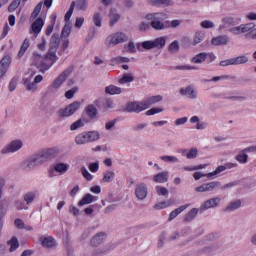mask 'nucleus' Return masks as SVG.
Here are the masks:
<instances>
[{"label":"nucleus","instance_id":"f257e3e1","mask_svg":"<svg viewBox=\"0 0 256 256\" xmlns=\"http://www.w3.org/2000/svg\"><path fill=\"white\" fill-rule=\"evenodd\" d=\"M59 35L53 34L50 40V46L48 52L45 56H41L39 53H34L33 55V64L41 73H45V71H49L55 63L59 60L57 56V49H59Z\"/></svg>","mask_w":256,"mask_h":256},{"label":"nucleus","instance_id":"f03ea898","mask_svg":"<svg viewBox=\"0 0 256 256\" xmlns=\"http://www.w3.org/2000/svg\"><path fill=\"white\" fill-rule=\"evenodd\" d=\"M145 19L151 21L150 25L155 31H163L169 27V21H165L167 19L165 13H150L146 15Z\"/></svg>","mask_w":256,"mask_h":256},{"label":"nucleus","instance_id":"7ed1b4c3","mask_svg":"<svg viewBox=\"0 0 256 256\" xmlns=\"http://www.w3.org/2000/svg\"><path fill=\"white\" fill-rule=\"evenodd\" d=\"M101 134L98 131L82 132L75 137L76 145H87V143H95L99 141Z\"/></svg>","mask_w":256,"mask_h":256},{"label":"nucleus","instance_id":"20e7f679","mask_svg":"<svg viewBox=\"0 0 256 256\" xmlns=\"http://www.w3.org/2000/svg\"><path fill=\"white\" fill-rule=\"evenodd\" d=\"M33 77H35L34 81H33ZM23 81H24V87L27 89V91L35 92L37 90V84L43 81V76L42 75L35 76V72H32L30 75L26 74Z\"/></svg>","mask_w":256,"mask_h":256},{"label":"nucleus","instance_id":"39448f33","mask_svg":"<svg viewBox=\"0 0 256 256\" xmlns=\"http://www.w3.org/2000/svg\"><path fill=\"white\" fill-rule=\"evenodd\" d=\"M129 37L123 33V32H116L113 34H110L105 39V45L106 47H115L116 45H119V43H125V41H128Z\"/></svg>","mask_w":256,"mask_h":256},{"label":"nucleus","instance_id":"423d86ee","mask_svg":"<svg viewBox=\"0 0 256 256\" xmlns=\"http://www.w3.org/2000/svg\"><path fill=\"white\" fill-rule=\"evenodd\" d=\"M21 149H23V140L16 139L4 146L0 153L2 155H9L11 153H17V151H21Z\"/></svg>","mask_w":256,"mask_h":256},{"label":"nucleus","instance_id":"0eeeda50","mask_svg":"<svg viewBox=\"0 0 256 256\" xmlns=\"http://www.w3.org/2000/svg\"><path fill=\"white\" fill-rule=\"evenodd\" d=\"M80 107L81 102H73L67 105L65 108L58 110V116L62 118L71 117L72 115H75L76 111H79Z\"/></svg>","mask_w":256,"mask_h":256},{"label":"nucleus","instance_id":"6e6552de","mask_svg":"<svg viewBox=\"0 0 256 256\" xmlns=\"http://www.w3.org/2000/svg\"><path fill=\"white\" fill-rule=\"evenodd\" d=\"M134 195L138 201H145V199H147V195H149V188L145 182H141L136 185Z\"/></svg>","mask_w":256,"mask_h":256},{"label":"nucleus","instance_id":"1a4fd4ad","mask_svg":"<svg viewBox=\"0 0 256 256\" xmlns=\"http://www.w3.org/2000/svg\"><path fill=\"white\" fill-rule=\"evenodd\" d=\"M147 105L144 101L141 102H128L126 105V111L128 113H141V111H145Z\"/></svg>","mask_w":256,"mask_h":256},{"label":"nucleus","instance_id":"9d476101","mask_svg":"<svg viewBox=\"0 0 256 256\" xmlns=\"http://www.w3.org/2000/svg\"><path fill=\"white\" fill-rule=\"evenodd\" d=\"M255 24L248 23V24H242L240 26H235L229 29V31L232 33V35H241L243 33H249L251 29H254Z\"/></svg>","mask_w":256,"mask_h":256},{"label":"nucleus","instance_id":"9b49d317","mask_svg":"<svg viewBox=\"0 0 256 256\" xmlns=\"http://www.w3.org/2000/svg\"><path fill=\"white\" fill-rule=\"evenodd\" d=\"M71 71H73V70L71 68H69V69L65 70L64 72H62L51 84L52 89H59V87H61L63 85V83H65V81L67 80V77H69V75H71Z\"/></svg>","mask_w":256,"mask_h":256},{"label":"nucleus","instance_id":"f8f14e48","mask_svg":"<svg viewBox=\"0 0 256 256\" xmlns=\"http://www.w3.org/2000/svg\"><path fill=\"white\" fill-rule=\"evenodd\" d=\"M12 61L13 59L9 55H5L0 60V80L3 79L7 71H9V67H11Z\"/></svg>","mask_w":256,"mask_h":256},{"label":"nucleus","instance_id":"ddd939ff","mask_svg":"<svg viewBox=\"0 0 256 256\" xmlns=\"http://www.w3.org/2000/svg\"><path fill=\"white\" fill-rule=\"evenodd\" d=\"M42 154V157L44 158V161H51V159H55L56 156L59 155L60 151L58 147L53 148H47L45 150H42L40 152Z\"/></svg>","mask_w":256,"mask_h":256},{"label":"nucleus","instance_id":"4468645a","mask_svg":"<svg viewBox=\"0 0 256 256\" xmlns=\"http://www.w3.org/2000/svg\"><path fill=\"white\" fill-rule=\"evenodd\" d=\"M179 93L180 95L187 97V99H197V89H195V86L193 85L182 87L179 90Z\"/></svg>","mask_w":256,"mask_h":256},{"label":"nucleus","instance_id":"2eb2a0df","mask_svg":"<svg viewBox=\"0 0 256 256\" xmlns=\"http://www.w3.org/2000/svg\"><path fill=\"white\" fill-rule=\"evenodd\" d=\"M105 241H107V234L105 232H98L92 237L90 245H92V247H99V245H103Z\"/></svg>","mask_w":256,"mask_h":256},{"label":"nucleus","instance_id":"dca6fc26","mask_svg":"<svg viewBox=\"0 0 256 256\" xmlns=\"http://www.w3.org/2000/svg\"><path fill=\"white\" fill-rule=\"evenodd\" d=\"M220 203H221V198L219 197L210 198L201 205V209L203 211H207L208 209H215V207H219Z\"/></svg>","mask_w":256,"mask_h":256},{"label":"nucleus","instance_id":"f3484780","mask_svg":"<svg viewBox=\"0 0 256 256\" xmlns=\"http://www.w3.org/2000/svg\"><path fill=\"white\" fill-rule=\"evenodd\" d=\"M45 26V20L39 17L37 18L31 25L30 33H34L35 35H39Z\"/></svg>","mask_w":256,"mask_h":256},{"label":"nucleus","instance_id":"a211bd4d","mask_svg":"<svg viewBox=\"0 0 256 256\" xmlns=\"http://www.w3.org/2000/svg\"><path fill=\"white\" fill-rule=\"evenodd\" d=\"M39 241L42 247H46L47 249H53V247H57V241H55L51 236H41Z\"/></svg>","mask_w":256,"mask_h":256},{"label":"nucleus","instance_id":"6ab92c4d","mask_svg":"<svg viewBox=\"0 0 256 256\" xmlns=\"http://www.w3.org/2000/svg\"><path fill=\"white\" fill-rule=\"evenodd\" d=\"M95 201H99L98 196H93L90 193L83 196V198L79 201L78 205L83 207V205H90V203H95Z\"/></svg>","mask_w":256,"mask_h":256},{"label":"nucleus","instance_id":"aec40b11","mask_svg":"<svg viewBox=\"0 0 256 256\" xmlns=\"http://www.w3.org/2000/svg\"><path fill=\"white\" fill-rule=\"evenodd\" d=\"M23 201L26 202V205L31 206L35 202V199H37V192L35 191H28L24 193L22 197Z\"/></svg>","mask_w":256,"mask_h":256},{"label":"nucleus","instance_id":"412c9836","mask_svg":"<svg viewBox=\"0 0 256 256\" xmlns=\"http://www.w3.org/2000/svg\"><path fill=\"white\" fill-rule=\"evenodd\" d=\"M135 81V75L132 72L124 73L118 80L119 85H127V83H133Z\"/></svg>","mask_w":256,"mask_h":256},{"label":"nucleus","instance_id":"4be33fe9","mask_svg":"<svg viewBox=\"0 0 256 256\" xmlns=\"http://www.w3.org/2000/svg\"><path fill=\"white\" fill-rule=\"evenodd\" d=\"M152 43H153L154 49H163V47L167 45V37L160 36L152 40Z\"/></svg>","mask_w":256,"mask_h":256},{"label":"nucleus","instance_id":"5701e85b","mask_svg":"<svg viewBox=\"0 0 256 256\" xmlns=\"http://www.w3.org/2000/svg\"><path fill=\"white\" fill-rule=\"evenodd\" d=\"M155 183H167L169 181V172L164 171L153 176Z\"/></svg>","mask_w":256,"mask_h":256},{"label":"nucleus","instance_id":"b1692460","mask_svg":"<svg viewBox=\"0 0 256 256\" xmlns=\"http://www.w3.org/2000/svg\"><path fill=\"white\" fill-rule=\"evenodd\" d=\"M143 101H144V105H146V109H149L150 105H155V103H159V101H163V96L161 95L151 96Z\"/></svg>","mask_w":256,"mask_h":256},{"label":"nucleus","instance_id":"393cba45","mask_svg":"<svg viewBox=\"0 0 256 256\" xmlns=\"http://www.w3.org/2000/svg\"><path fill=\"white\" fill-rule=\"evenodd\" d=\"M14 209L16 211H27L29 209V205L25 202V200H15L13 203Z\"/></svg>","mask_w":256,"mask_h":256},{"label":"nucleus","instance_id":"a878e982","mask_svg":"<svg viewBox=\"0 0 256 256\" xmlns=\"http://www.w3.org/2000/svg\"><path fill=\"white\" fill-rule=\"evenodd\" d=\"M187 207H189V204L182 205V206L176 208L175 210H173L169 215V221H173L176 217L181 215V213H183V211H185L187 209Z\"/></svg>","mask_w":256,"mask_h":256},{"label":"nucleus","instance_id":"bb28decb","mask_svg":"<svg viewBox=\"0 0 256 256\" xmlns=\"http://www.w3.org/2000/svg\"><path fill=\"white\" fill-rule=\"evenodd\" d=\"M105 93H107L108 95H121V93H123V90L119 86L109 85L105 88Z\"/></svg>","mask_w":256,"mask_h":256},{"label":"nucleus","instance_id":"cd10ccee","mask_svg":"<svg viewBox=\"0 0 256 256\" xmlns=\"http://www.w3.org/2000/svg\"><path fill=\"white\" fill-rule=\"evenodd\" d=\"M69 164L67 163H57L54 166V171H56V173H59L60 175H65V173H67L69 171Z\"/></svg>","mask_w":256,"mask_h":256},{"label":"nucleus","instance_id":"c85d7f7f","mask_svg":"<svg viewBox=\"0 0 256 256\" xmlns=\"http://www.w3.org/2000/svg\"><path fill=\"white\" fill-rule=\"evenodd\" d=\"M7 245L9 247V252L13 253V251H17L19 249V240L17 237L13 236L8 242Z\"/></svg>","mask_w":256,"mask_h":256},{"label":"nucleus","instance_id":"c756f323","mask_svg":"<svg viewBox=\"0 0 256 256\" xmlns=\"http://www.w3.org/2000/svg\"><path fill=\"white\" fill-rule=\"evenodd\" d=\"M173 203V199L158 202L157 204L154 205V209H156L157 211H161V209H167V207H171Z\"/></svg>","mask_w":256,"mask_h":256},{"label":"nucleus","instance_id":"7c9ffc66","mask_svg":"<svg viewBox=\"0 0 256 256\" xmlns=\"http://www.w3.org/2000/svg\"><path fill=\"white\" fill-rule=\"evenodd\" d=\"M205 40V31L199 30L194 34L192 45H199L202 41Z\"/></svg>","mask_w":256,"mask_h":256},{"label":"nucleus","instance_id":"2f4dec72","mask_svg":"<svg viewBox=\"0 0 256 256\" xmlns=\"http://www.w3.org/2000/svg\"><path fill=\"white\" fill-rule=\"evenodd\" d=\"M241 208V200H234L229 203V205L225 208V211L229 213H233V211H237V209Z\"/></svg>","mask_w":256,"mask_h":256},{"label":"nucleus","instance_id":"473e14b6","mask_svg":"<svg viewBox=\"0 0 256 256\" xmlns=\"http://www.w3.org/2000/svg\"><path fill=\"white\" fill-rule=\"evenodd\" d=\"M212 45H227L229 38L227 36H217L211 41Z\"/></svg>","mask_w":256,"mask_h":256},{"label":"nucleus","instance_id":"72a5a7b5","mask_svg":"<svg viewBox=\"0 0 256 256\" xmlns=\"http://www.w3.org/2000/svg\"><path fill=\"white\" fill-rule=\"evenodd\" d=\"M191 61L195 64H201V63H205V61H207V53L205 52H201L197 55H195Z\"/></svg>","mask_w":256,"mask_h":256},{"label":"nucleus","instance_id":"f704fd0d","mask_svg":"<svg viewBox=\"0 0 256 256\" xmlns=\"http://www.w3.org/2000/svg\"><path fill=\"white\" fill-rule=\"evenodd\" d=\"M30 45H31V40H29V38H26L23 41V44L18 52V57H23L25 55V52L29 49Z\"/></svg>","mask_w":256,"mask_h":256},{"label":"nucleus","instance_id":"c9c22d12","mask_svg":"<svg viewBox=\"0 0 256 256\" xmlns=\"http://www.w3.org/2000/svg\"><path fill=\"white\" fill-rule=\"evenodd\" d=\"M141 47L142 49H146V51H149L151 49H155L154 46H153V40H147V41H144L142 43H139L137 45V48L139 51H141Z\"/></svg>","mask_w":256,"mask_h":256},{"label":"nucleus","instance_id":"e433bc0d","mask_svg":"<svg viewBox=\"0 0 256 256\" xmlns=\"http://www.w3.org/2000/svg\"><path fill=\"white\" fill-rule=\"evenodd\" d=\"M86 113L90 119H95V117H97V107L93 104L88 105L86 107Z\"/></svg>","mask_w":256,"mask_h":256},{"label":"nucleus","instance_id":"4c0bfd02","mask_svg":"<svg viewBox=\"0 0 256 256\" xmlns=\"http://www.w3.org/2000/svg\"><path fill=\"white\" fill-rule=\"evenodd\" d=\"M129 61H131V59H129L127 57L117 56V57L111 59V65H119L121 63H129Z\"/></svg>","mask_w":256,"mask_h":256},{"label":"nucleus","instance_id":"58836bf2","mask_svg":"<svg viewBox=\"0 0 256 256\" xmlns=\"http://www.w3.org/2000/svg\"><path fill=\"white\" fill-rule=\"evenodd\" d=\"M31 157L34 160V163H36L37 167H39L40 165H43V163H46L45 159L43 158V154H41V152L34 154Z\"/></svg>","mask_w":256,"mask_h":256},{"label":"nucleus","instance_id":"ea45409f","mask_svg":"<svg viewBox=\"0 0 256 256\" xmlns=\"http://www.w3.org/2000/svg\"><path fill=\"white\" fill-rule=\"evenodd\" d=\"M198 213H199V209L193 208L192 210H190V211L186 214V216H185V218H184V221H186V222L193 221V219H194L195 217H197V214H198Z\"/></svg>","mask_w":256,"mask_h":256},{"label":"nucleus","instance_id":"a19ab883","mask_svg":"<svg viewBox=\"0 0 256 256\" xmlns=\"http://www.w3.org/2000/svg\"><path fill=\"white\" fill-rule=\"evenodd\" d=\"M152 5H163L164 7H171L173 1L171 0H148Z\"/></svg>","mask_w":256,"mask_h":256},{"label":"nucleus","instance_id":"79ce46f5","mask_svg":"<svg viewBox=\"0 0 256 256\" xmlns=\"http://www.w3.org/2000/svg\"><path fill=\"white\" fill-rule=\"evenodd\" d=\"M109 18H110V25L113 26L115 23H117V21H119V19H120V16L117 13V10L111 9Z\"/></svg>","mask_w":256,"mask_h":256},{"label":"nucleus","instance_id":"37998d69","mask_svg":"<svg viewBox=\"0 0 256 256\" xmlns=\"http://www.w3.org/2000/svg\"><path fill=\"white\" fill-rule=\"evenodd\" d=\"M115 179V172L113 171H108L104 173V176L102 178L103 183H111Z\"/></svg>","mask_w":256,"mask_h":256},{"label":"nucleus","instance_id":"c03bdc74","mask_svg":"<svg viewBox=\"0 0 256 256\" xmlns=\"http://www.w3.org/2000/svg\"><path fill=\"white\" fill-rule=\"evenodd\" d=\"M174 69H176V71H195L197 70V67L191 66L189 64H184L175 66Z\"/></svg>","mask_w":256,"mask_h":256},{"label":"nucleus","instance_id":"a18cd8bd","mask_svg":"<svg viewBox=\"0 0 256 256\" xmlns=\"http://www.w3.org/2000/svg\"><path fill=\"white\" fill-rule=\"evenodd\" d=\"M23 167L24 169H35V167H37V164L35 163V160L31 156L29 159L24 161Z\"/></svg>","mask_w":256,"mask_h":256},{"label":"nucleus","instance_id":"49530a36","mask_svg":"<svg viewBox=\"0 0 256 256\" xmlns=\"http://www.w3.org/2000/svg\"><path fill=\"white\" fill-rule=\"evenodd\" d=\"M247 151L243 150L242 152H240L237 156H236V161H238V163H242L245 164L247 163V159H249V156L246 154Z\"/></svg>","mask_w":256,"mask_h":256},{"label":"nucleus","instance_id":"de8ad7c7","mask_svg":"<svg viewBox=\"0 0 256 256\" xmlns=\"http://www.w3.org/2000/svg\"><path fill=\"white\" fill-rule=\"evenodd\" d=\"M84 125L85 122L83 119H79L70 125V131H77V129H81V127H84Z\"/></svg>","mask_w":256,"mask_h":256},{"label":"nucleus","instance_id":"09e8293b","mask_svg":"<svg viewBox=\"0 0 256 256\" xmlns=\"http://www.w3.org/2000/svg\"><path fill=\"white\" fill-rule=\"evenodd\" d=\"M160 159L165 163H179V158H177L176 156L164 155L161 156Z\"/></svg>","mask_w":256,"mask_h":256},{"label":"nucleus","instance_id":"8fccbe9b","mask_svg":"<svg viewBox=\"0 0 256 256\" xmlns=\"http://www.w3.org/2000/svg\"><path fill=\"white\" fill-rule=\"evenodd\" d=\"M205 184L208 192L215 191V189H219V187H221V183L217 181H213Z\"/></svg>","mask_w":256,"mask_h":256},{"label":"nucleus","instance_id":"3c124183","mask_svg":"<svg viewBox=\"0 0 256 256\" xmlns=\"http://www.w3.org/2000/svg\"><path fill=\"white\" fill-rule=\"evenodd\" d=\"M233 60H234V65H245V63L249 61V58L245 55H242V56L233 58Z\"/></svg>","mask_w":256,"mask_h":256},{"label":"nucleus","instance_id":"603ef678","mask_svg":"<svg viewBox=\"0 0 256 256\" xmlns=\"http://www.w3.org/2000/svg\"><path fill=\"white\" fill-rule=\"evenodd\" d=\"M227 167L225 166H218L214 172L207 173L208 179H211V177H215L216 175H219L220 173H223V171H226Z\"/></svg>","mask_w":256,"mask_h":256},{"label":"nucleus","instance_id":"864d4df0","mask_svg":"<svg viewBox=\"0 0 256 256\" xmlns=\"http://www.w3.org/2000/svg\"><path fill=\"white\" fill-rule=\"evenodd\" d=\"M41 9H43V2L37 4V6L34 8L31 14V18L37 19V17H39V14L41 13Z\"/></svg>","mask_w":256,"mask_h":256},{"label":"nucleus","instance_id":"5fc2aeb1","mask_svg":"<svg viewBox=\"0 0 256 256\" xmlns=\"http://www.w3.org/2000/svg\"><path fill=\"white\" fill-rule=\"evenodd\" d=\"M21 5V0H13V2L8 6L9 13H13Z\"/></svg>","mask_w":256,"mask_h":256},{"label":"nucleus","instance_id":"6e6d98bb","mask_svg":"<svg viewBox=\"0 0 256 256\" xmlns=\"http://www.w3.org/2000/svg\"><path fill=\"white\" fill-rule=\"evenodd\" d=\"M93 23L96 27H101V25H102L101 13H99V12L94 13Z\"/></svg>","mask_w":256,"mask_h":256},{"label":"nucleus","instance_id":"4d7b16f0","mask_svg":"<svg viewBox=\"0 0 256 256\" xmlns=\"http://www.w3.org/2000/svg\"><path fill=\"white\" fill-rule=\"evenodd\" d=\"M75 6L80 9V11H86L87 10V0H77L75 2Z\"/></svg>","mask_w":256,"mask_h":256},{"label":"nucleus","instance_id":"13d9d810","mask_svg":"<svg viewBox=\"0 0 256 256\" xmlns=\"http://www.w3.org/2000/svg\"><path fill=\"white\" fill-rule=\"evenodd\" d=\"M81 174L84 177V179H86V181H93V175L89 173V170H87V168L82 167Z\"/></svg>","mask_w":256,"mask_h":256},{"label":"nucleus","instance_id":"bf43d9fd","mask_svg":"<svg viewBox=\"0 0 256 256\" xmlns=\"http://www.w3.org/2000/svg\"><path fill=\"white\" fill-rule=\"evenodd\" d=\"M73 11H75V1L71 3L69 10L65 14V17H64L65 21H69V19H71L73 15Z\"/></svg>","mask_w":256,"mask_h":256},{"label":"nucleus","instance_id":"052dcab7","mask_svg":"<svg viewBox=\"0 0 256 256\" xmlns=\"http://www.w3.org/2000/svg\"><path fill=\"white\" fill-rule=\"evenodd\" d=\"M205 167H207V165H197V166H185L183 168L184 171H199L200 169H205Z\"/></svg>","mask_w":256,"mask_h":256},{"label":"nucleus","instance_id":"680f3d73","mask_svg":"<svg viewBox=\"0 0 256 256\" xmlns=\"http://www.w3.org/2000/svg\"><path fill=\"white\" fill-rule=\"evenodd\" d=\"M200 25L202 29H213V27H215V24L209 20L202 21Z\"/></svg>","mask_w":256,"mask_h":256},{"label":"nucleus","instance_id":"e2e57ef3","mask_svg":"<svg viewBox=\"0 0 256 256\" xmlns=\"http://www.w3.org/2000/svg\"><path fill=\"white\" fill-rule=\"evenodd\" d=\"M156 192L158 195L167 196L169 195V190L162 186H156Z\"/></svg>","mask_w":256,"mask_h":256},{"label":"nucleus","instance_id":"0e129e2a","mask_svg":"<svg viewBox=\"0 0 256 256\" xmlns=\"http://www.w3.org/2000/svg\"><path fill=\"white\" fill-rule=\"evenodd\" d=\"M222 21L225 25H237V23H239V21L235 20L233 17H225Z\"/></svg>","mask_w":256,"mask_h":256},{"label":"nucleus","instance_id":"69168bd1","mask_svg":"<svg viewBox=\"0 0 256 256\" xmlns=\"http://www.w3.org/2000/svg\"><path fill=\"white\" fill-rule=\"evenodd\" d=\"M113 107L114 104L112 100H106L102 105L103 111H109V109H113Z\"/></svg>","mask_w":256,"mask_h":256},{"label":"nucleus","instance_id":"338daca9","mask_svg":"<svg viewBox=\"0 0 256 256\" xmlns=\"http://www.w3.org/2000/svg\"><path fill=\"white\" fill-rule=\"evenodd\" d=\"M169 51L171 53H177V51H179V42L178 41H173L170 45H169Z\"/></svg>","mask_w":256,"mask_h":256},{"label":"nucleus","instance_id":"774afa93","mask_svg":"<svg viewBox=\"0 0 256 256\" xmlns=\"http://www.w3.org/2000/svg\"><path fill=\"white\" fill-rule=\"evenodd\" d=\"M197 154V149L193 148L186 153V157L187 159H195L197 157Z\"/></svg>","mask_w":256,"mask_h":256}]
</instances>
